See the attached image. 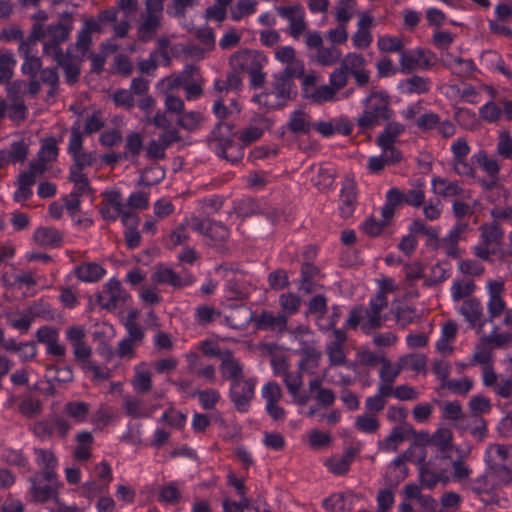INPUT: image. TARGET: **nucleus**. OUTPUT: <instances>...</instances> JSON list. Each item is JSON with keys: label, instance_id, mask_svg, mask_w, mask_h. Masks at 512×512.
Segmentation results:
<instances>
[{"label": "nucleus", "instance_id": "f257e3e1", "mask_svg": "<svg viewBox=\"0 0 512 512\" xmlns=\"http://www.w3.org/2000/svg\"><path fill=\"white\" fill-rule=\"evenodd\" d=\"M363 113L357 119V125L362 132L371 130L389 121L394 116V111L390 107V97L384 90H374L363 100Z\"/></svg>", "mask_w": 512, "mask_h": 512}, {"label": "nucleus", "instance_id": "f03ea898", "mask_svg": "<svg viewBox=\"0 0 512 512\" xmlns=\"http://www.w3.org/2000/svg\"><path fill=\"white\" fill-rule=\"evenodd\" d=\"M65 338L73 348L75 360L81 363L85 373L92 374V380H107L111 376V371L107 367H102L90 360L92 349L86 343V332L82 326H70L65 331Z\"/></svg>", "mask_w": 512, "mask_h": 512}, {"label": "nucleus", "instance_id": "7ed1b4c3", "mask_svg": "<svg viewBox=\"0 0 512 512\" xmlns=\"http://www.w3.org/2000/svg\"><path fill=\"white\" fill-rule=\"evenodd\" d=\"M209 145L218 157L232 164H237L243 159L245 145L236 140L232 124L218 123L212 131Z\"/></svg>", "mask_w": 512, "mask_h": 512}, {"label": "nucleus", "instance_id": "20e7f679", "mask_svg": "<svg viewBox=\"0 0 512 512\" xmlns=\"http://www.w3.org/2000/svg\"><path fill=\"white\" fill-rule=\"evenodd\" d=\"M267 62V57L262 52L250 49L238 51L230 58L232 70L247 73L253 89L261 88L265 83V73L262 70Z\"/></svg>", "mask_w": 512, "mask_h": 512}, {"label": "nucleus", "instance_id": "39448f33", "mask_svg": "<svg viewBox=\"0 0 512 512\" xmlns=\"http://www.w3.org/2000/svg\"><path fill=\"white\" fill-rule=\"evenodd\" d=\"M296 95L297 88L295 82L278 73H274L270 89L255 95L253 101L269 110H275L283 108Z\"/></svg>", "mask_w": 512, "mask_h": 512}, {"label": "nucleus", "instance_id": "423d86ee", "mask_svg": "<svg viewBox=\"0 0 512 512\" xmlns=\"http://www.w3.org/2000/svg\"><path fill=\"white\" fill-rule=\"evenodd\" d=\"M99 213L103 220L115 222L120 219L123 225L139 221V217L133 211L127 210L122 200L121 192L117 189L107 190L102 193Z\"/></svg>", "mask_w": 512, "mask_h": 512}, {"label": "nucleus", "instance_id": "0eeeda50", "mask_svg": "<svg viewBox=\"0 0 512 512\" xmlns=\"http://www.w3.org/2000/svg\"><path fill=\"white\" fill-rule=\"evenodd\" d=\"M190 227L205 236L209 246L216 248L222 247L230 235L229 228L223 222L208 217H192Z\"/></svg>", "mask_w": 512, "mask_h": 512}, {"label": "nucleus", "instance_id": "6e6552de", "mask_svg": "<svg viewBox=\"0 0 512 512\" xmlns=\"http://www.w3.org/2000/svg\"><path fill=\"white\" fill-rule=\"evenodd\" d=\"M257 379L254 377L242 378L233 381L229 388V397L239 413H246L250 409V403L255 396Z\"/></svg>", "mask_w": 512, "mask_h": 512}, {"label": "nucleus", "instance_id": "1a4fd4ad", "mask_svg": "<svg viewBox=\"0 0 512 512\" xmlns=\"http://www.w3.org/2000/svg\"><path fill=\"white\" fill-rule=\"evenodd\" d=\"M30 493L36 502L44 503L58 496V479L49 472H36L29 478Z\"/></svg>", "mask_w": 512, "mask_h": 512}, {"label": "nucleus", "instance_id": "9d476101", "mask_svg": "<svg viewBox=\"0 0 512 512\" xmlns=\"http://www.w3.org/2000/svg\"><path fill=\"white\" fill-rule=\"evenodd\" d=\"M435 62V53L422 48L404 50L400 55V65L403 73H411L416 69H429Z\"/></svg>", "mask_w": 512, "mask_h": 512}, {"label": "nucleus", "instance_id": "9b49d317", "mask_svg": "<svg viewBox=\"0 0 512 512\" xmlns=\"http://www.w3.org/2000/svg\"><path fill=\"white\" fill-rule=\"evenodd\" d=\"M129 294L122 288L120 281L111 278L97 295L98 304L107 310H115L126 305Z\"/></svg>", "mask_w": 512, "mask_h": 512}, {"label": "nucleus", "instance_id": "f8f14e48", "mask_svg": "<svg viewBox=\"0 0 512 512\" xmlns=\"http://www.w3.org/2000/svg\"><path fill=\"white\" fill-rule=\"evenodd\" d=\"M152 279L158 284L169 285L174 289L190 287L195 281L194 276L188 269L183 268L180 273H177L171 267L164 264L156 268Z\"/></svg>", "mask_w": 512, "mask_h": 512}, {"label": "nucleus", "instance_id": "ddd939ff", "mask_svg": "<svg viewBox=\"0 0 512 512\" xmlns=\"http://www.w3.org/2000/svg\"><path fill=\"white\" fill-rule=\"evenodd\" d=\"M288 318L284 314L274 315L269 310H262L259 314L248 312V323H253L257 331H284L287 328Z\"/></svg>", "mask_w": 512, "mask_h": 512}, {"label": "nucleus", "instance_id": "4468645a", "mask_svg": "<svg viewBox=\"0 0 512 512\" xmlns=\"http://www.w3.org/2000/svg\"><path fill=\"white\" fill-rule=\"evenodd\" d=\"M422 440L435 448V460L442 461L451 455L453 451V434L449 428H438L431 436L428 433L422 434Z\"/></svg>", "mask_w": 512, "mask_h": 512}, {"label": "nucleus", "instance_id": "2eb2a0df", "mask_svg": "<svg viewBox=\"0 0 512 512\" xmlns=\"http://www.w3.org/2000/svg\"><path fill=\"white\" fill-rule=\"evenodd\" d=\"M420 467V481L422 486L432 489L440 481H447L448 477L445 473V467L442 462L434 458L425 462V457L419 459Z\"/></svg>", "mask_w": 512, "mask_h": 512}, {"label": "nucleus", "instance_id": "dca6fc26", "mask_svg": "<svg viewBox=\"0 0 512 512\" xmlns=\"http://www.w3.org/2000/svg\"><path fill=\"white\" fill-rule=\"evenodd\" d=\"M278 14L289 22V34L292 38L298 39L306 30L305 12L300 5L281 6Z\"/></svg>", "mask_w": 512, "mask_h": 512}, {"label": "nucleus", "instance_id": "f3484780", "mask_svg": "<svg viewBox=\"0 0 512 512\" xmlns=\"http://www.w3.org/2000/svg\"><path fill=\"white\" fill-rule=\"evenodd\" d=\"M360 453V449L357 447H347L344 449L342 455H333L326 460L325 466L328 471L336 476H344L349 470L351 464L355 461Z\"/></svg>", "mask_w": 512, "mask_h": 512}, {"label": "nucleus", "instance_id": "a211bd4d", "mask_svg": "<svg viewBox=\"0 0 512 512\" xmlns=\"http://www.w3.org/2000/svg\"><path fill=\"white\" fill-rule=\"evenodd\" d=\"M58 337V331L47 325L41 326L36 332L38 342L46 345L47 354L57 358H64L66 349L58 343Z\"/></svg>", "mask_w": 512, "mask_h": 512}, {"label": "nucleus", "instance_id": "6ab92c4d", "mask_svg": "<svg viewBox=\"0 0 512 512\" xmlns=\"http://www.w3.org/2000/svg\"><path fill=\"white\" fill-rule=\"evenodd\" d=\"M409 232H416L417 235L426 237V247L432 250H438L441 247L442 238L439 226H429L422 219L413 220L408 226Z\"/></svg>", "mask_w": 512, "mask_h": 512}, {"label": "nucleus", "instance_id": "aec40b11", "mask_svg": "<svg viewBox=\"0 0 512 512\" xmlns=\"http://www.w3.org/2000/svg\"><path fill=\"white\" fill-rule=\"evenodd\" d=\"M284 383L287 387L288 393L292 397V401L298 405H306L310 400V395L302 390V377L297 372L286 371L284 374Z\"/></svg>", "mask_w": 512, "mask_h": 512}, {"label": "nucleus", "instance_id": "412c9836", "mask_svg": "<svg viewBox=\"0 0 512 512\" xmlns=\"http://www.w3.org/2000/svg\"><path fill=\"white\" fill-rule=\"evenodd\" d=\"M431 80L427 77L413 75L410 78L403 79L399 82V89L405 95H422L431 89Z\"/></svg>", "mask_w": 512, "mask_h": 512}, {"label": "nucleus", "instance_id": "4be33fe9", "mask_svg": "<svg viewBox=\"0 0 512 512\" xmlns=\"http://www.w3.org/2000/svg\"><path fill=\"white\" fill-rule=\"evenodd\" d=\"M431 185L433 192L444 198L462 196L465 191L457 180H448L439 176L432 178Z\"/></svg>", "mask_w": 512, "mask_h": 512}, {"label": "nucleus", "instance_id": "5701e85b", "mask_svg": "<svg viewBox=\"0 0 512 512\" xmlns=\"http://www.w3.org/2000/svg\"><path fill=\"white\" fill-rule=\"evenodd\" d=\"M220 371L223 378L231 382L244 378L243 364L237 360L231 352L225 353L220 364Z\"/></svg>", "mask_w": 512, "mask_h": 512}, {"label": "nucleus", "instance_id": "b1692460", "mask_svg": "<svg viewBox=\"0 0 512 512\" xmlns=\"http://www.w3.org/2000/svg\"><path fill=\"white\" fill-rule=\"evenodd\" d=\"M384 130L376 138V144L380 148H389L394 145L397 139L404 133L405 126L395 121H386Z\"/></svg>", "mask_w": 512, "mask_h": 512}, {"label": "nucleus", "instance_id": "393cba45", "mask_svg": "<svg viewBox=\"0 0 512 512\" xmlns=\"http://www.w3.org/2000/svg\"><path fill=\"white\" fill-rule=\"evenodd\" d=\"M480 244L498 246L504 238V231L498 222L484 223L480 226Z\"/></svg>", "mask_w": 512, "mask_h": 512}, {"label": "nucleus", "instance_id": "a878e982", "mask_svg": "<svg viewBox=\"0 0 512 512\" xmlns=\"http://www.w3.org/2000/svg\"><path fill=\"white\" fill-rule=\"evenodd\" d=\"M472 160L476 162V164L492 180V184L490 185V187H492L498 179L500 172V165L498 161L494 158H490L485 150H479L478 152L474 153L472 155Z\"/></svg>", "mask_w": 512, "mask_h": 512}, {"label": "nucleus", "instance_id": "bb28decb", "mask_svg": "<svg viewBox=\"0 0 512 512\" xmlns=\"http://www.w3.org/2000/svg\"><path fill=\"white\" fill-rule=\"evenodd\" d=\"M35 242L43 247H58L62 243L61 233L53 227H38L33 234Z\"/></svg>", "mask_w": 512, "mask_h": 512}, {"label": "nucleus", "instance_id": "cd10ccee", "mask_svg": "<svg viewBox=\"0 0 512 512\" xmlns=\"http://www.w3.org/2000/svg\"><path fill=\"white\" fill-rule=\"evenodd\" d=\"M105 273V269L100 264L94 262L83 264L76 270L78 279L87 283L97 282Z\"/></svg>", "mask_w": 512, "mask_h": 512}, {"label": "nucleus", "instance_id": "c85d7f7f", "mask_svg": "<svg viewBox=\"0 0 512 512\" xmlns=\"http://www.w3.org/2000/svg\"><path fill=\"white\" fill-rule=\"evenodd\" d=\"M36 463L41 468L39 472H49L51 476L55 477L56 467L58 460L51 450L37 448L35 449Z\"/></svg>", "mask_w": 512, "mask_h": 512}, {"label": "nucleus", "instance_id": "c756f323", "mask_svg": "<svg viewBox=\"0 0 512 512\" xmlns=\"http://www.w3.org/2000/svg\"><path fill=\"white\" fill-rule=\"evenodd\" d=\"M482 310L483 308L480 301L475 298L465 300L460 309L461 314L473 326L480 323Z\"/></svg>", "mask_w": 512, "mask_h": 512}, {"label": "nucleus", "instance_id": "7c9ffc66", "mask_svg": "<svg viewBox=\"0 0 512 512\" xmlns=\"http://www.w3.org/2000/svg\"><path fill=\"white\" fill-rule=\"evenodd\" d=\"M288 129L294 134L306 135L312 129V124L308 121L304 111L295 110L291 113Z\"/></svg>", "mask_w": 512, "mask_h": 512}, {"label": "nucleus", "instance_id": "2f4dec72", "mask_svg": "<svg viewBox=\"0 0 512 512\" xmlns=\"http://www.w3.org/2000/svg\"><path fill=\"white\" fill-rule=\"evenodd\" d=\"M220 315L221 312L214 306L202 304L195 308L194 320L198 325L205 327L216 321Z\"/></svg>", "mask_w": 512, "mask_h": 512}, {"label": "nucleus", "instance_id": "473e14b6", "mask_svg": "<svg viewBox=\"0 0 512 512\" xmlns=\"http://www.w3.org/2000/svg\"><path fill=\"white\" fill-rule=\"evenodd\" d=\"M160 27L159 15L147 14L144 21L138 28V35L141 41L147 42L153 38Z\"/></svg>", "mask_w": 512, "mask_h": 512}, {"label": "nucleus", "instance_id": "72a5a7b5", "mask_svg": "<svg viewBox=\"0 0 512 512\" xmlns=\"http://www.w3.org/2000/svg\"><path fill=\"white\" fill-rule=\"evenodd\" d=\"M445 65L452 70L453 74L462 78L472 76L476 69L472 59H463L461 57H455L451 62Z\"/></svg>", "mask_w": 512, "mask_h": 512}, {"label": "nucleus", "instance_id": "f704fd0d", "mask_svg": "<svg viewBox=\"0 0 512 512\" xmlns=\"http://www.w3.org/2000/svg\"><path fill=\"white\" fill-rule=\"evenodd\" d=\"M452 169L455 174L460 177H466L469 179L476 178V162L472 160V156L466 158H459L451 160Z\"/></svg>", "mask_w": 512, "mask_h": 512}, {"label": "nucleus", "instance_id": "c9c22d12", "mask_svg": "<svg viewBox=\"0 0 512 512\" xmlns=\"http://www.w3.org/2000/svg\"><path fill=\"white\" fill-rule=\"evenodd\" d=\"M151 372L147 369L137 367L132 381L134 390L139 394H145L151 390L152 380Z\"/></svg>", "mask_w": 512, "mask_h": 512}, {"label": "nucleus", "instance_id": "e433bc0d", "mask_svg": "<svg viewBox=\"0 0 512 512\" xmlns=\"http://www.w3.org/2000/svg\"><path fill=\"white\" fill-rule=\"evenodd\" d=\"M198 5V0H171L166 7V12L170 17L183 19L186 17L187 10Z\"/></svg>", "mask_w": 512, "mask_h": 512}, {"label": "nucleus", "instance_id": "4c0bfd02", "mask_svg": "<svg viewBox=\"0 0 512 512\" xmlns=\"http://www.w3.org/2000/svg\"><path fill=\"white\" fill-rule=\"evenodd\" d=\"M357 0H337L335 18L338 23H348L354 14Z\"/></svg>", "mask_w": 512, "mask_h": 512}, {"label": "nucleus", "instance_id": "58836bf2", "mask_svg": "<svg viewBox=\"0 0 512 512\" xmlns=\"http://www.w3.org/2000/svg\"><path fill=\"white\" fill-rule=\"evenodd\" d=\"M90 405L82 401H69L64 406V412L74 418L77 422L82 423L86 420Z\"/></svg>", "mask_w": 512, "mask_h": 512}, {"label": "nucleus", "instance_id": "ea45409f", "mask_svg": "<svg viewBox=\"0 0 512 512\" xmlns=\"http://www.w3.org/2000/svg\"><path fill=\"white\" fill-rule=\"evenodd\" d=\"M335 89L331 88L330 85L315 86L306 96L305 99L310 100L314 103H325L333 101L335 98Z\"/></svg>", "mask_w": 512, "mask_h": 512}, {"label": "nucleus", "instance_id": "a19ab883", "mask_svg": "<svg viewBox=\"0 0 512 512\" xmlns=\"http://www.w3.org/2000/svg\"><path fill=\"white\" fill-rule=\"evenodd\" d=\"M356 194L352 187H343L340 191V211L343 217H349L354 212Z\"/></svg>", "mask_w": 512, "mask_h": 512}, {"label": "nucleus", "instance_id": "79ce46f5", "mask_svg": "<svg viewBox=\"0 0 512 512\" xmlns=\"http://www.w3.org/2000/svg\"><path fill=\"white\" fill-rule=\"evenodd\" d=\"M342 56V52L335 46H322L316 53V60L322 66H331L337 63Z\"/></svg>", "mask_w": 512, "mask_h": 512}, {"label": "nucleus", "instance_id": "37998d69", "mask_svg": "<svg viewBox=\"0 0 512 512\" xmlns=\"http://www.w3.org/2000/svg\"><path fill=\"white\" fill-rule=\"evenodd\" d=\"M320 356V352L315 349L305 350L299 362L300 370L310 375L314 374L319 366Z\"/></svg>", "mask_w": 512, "mask_h": 512}, {"label": "nucleus", "instance_id": "c03bdc74", "mask_svg": "<svg viewBox=\"0 0 512 512\" xmlns=\"http://www.w3.org/2000/svg\"><path fill=\"white\" fill-rule=\"evenodd\" d=\"M473 387V382L468 378L462 379H448L446 382L441 383L442 389H448L456 395H466Z\"/></svg>", "mask_w": 512, "mask_h": 512}, {"label": "nucleus", "instance_id": "a18cd8bd", "mask_svg": "<svg viewBox=\"0 0 512 512\" xmlns=\"http://www.w3.org/2000/svg\"><path fill=\"white\" fill-rule=\"evenodd\" d=\"M378 49L381 52L386 53H396L399 52L402 53L404 44L402 40L397 36L392 35H384L379 37L377 42Z\"/></svg>", "mask_w": 512, "mask_h": 512}, {"label": "nucleus", "instance_id": "49530a36", "mask_svg": "<svg viewBox=\"0 0 512 512\" xmlns=\"http://www.w3.org/2000/svg\"><path fill=\"white\" fill-rule=\"evenodd\" d=\"M322 507L328 512H345L348 510L346 497L343 493H333L325 498Z\"/></svg>", "mask_w": 512, "mask_h": 512}, {"label": "nucleus", "instance_id": "de8ad7c7", "mask_svg": "<svg viewBox=\"0 0 512 512\" xmlns=\"http://www.w3.org/2000/svg\"><path fill=\"white\" fill-rule=\"evenodd\" d=\"M194 395L198 397L201 407L205 410L213 409L221 398L220 393L213 388L197 390Z\"/></svg>", "mask_w": 512, "mask_h": 512}, {"label": "nucleus", "instance_id": "09e8293b", "mask_svg": "<svg viewBox=\"0 0 512 512\" xmlns=\"http://www.w3.org/2000/svg\"><path fill=\"white\" fill-rule=\"evenodd\" d=\"M125 204V207L127 206V210H144L147 209L149 206V192L138 190L132 192L128 198Z\"/></svg>", "mask_w": 512, "mask_h": 512}, {"label": "nucleus", "instance_id": "8fccbe9b", "mask_svg": "<svg viewBox=\"0 0 512 512\" xmlns=\"http://www.w3.org/2000/svg\"><path fill=\"white\" fill-rule=\"evenodd\" d=\"M470 230L469 222L465 219L456 220L454 226L442 238V242H459Z\"/></svg>", "mask_w": 512, "mask_h": 512}, {"label": "nucleus", "instance_id": "3c124183", "mask_svg": "<svg viewBox=\"0 0 512 512\" xmlns=\"http://www.w3.org/2000/svg\"><path fill=\"white\" fill-rule=\"evenodd\" d=\"M319 272V268L312 262H304L300 269L301 287L309 292L313 286V280Z\"/></svg>", "mask_w": 512, "mask_h": 512}, {"label": "nucleus", "instance_id": "603ef678", "mask_svg": "<svg viewBox=\"0 0 512 512\" xmlns=\"http://www.w3.org/2000/svg\"><path fill=\"white\" fill-rule=\"evenodd\" d=\"M479 115L488 123H496L502 118V110L497 103L490 100L479 108Z\"/></svg>", "mask_w": 512, "mask_h": 512}, {"label": "nucleus", "instance_id": "864d4df0", "mask_svg": "<svg viewBox=\"0 0 512 512\" xmlns=\"http://www.w3.org/2000/svg\"><path fill=\"white\" fill-rule=\"evenodd\" d=\"M256 6V0H238L235 8L231 11V18L234 21H240L245 16L254 14Z\"/></svg>", "mask_w": 512, "mask_h": 512}, {"label": "nucleus", "instance_id": "5fc2aeb1", "mask_svg": "<svg viewBox=\"0 0 512 512\" xmlns=\"http://www.w3.org/2000/svg\"><path fill=\"white\" fill-rule=\"evenodd\" d=\"M442 418L453 424L464 418L461 405L457 401L445 402L442 406Z\"/></svg>", "mask_w": 512, "mask_h": 512}, {"label": "nucleus", "instance_id": "6e6d98bb", "mask_svg": "<svg viewBox=\"0 0 512 512\" xmlns=\"http://www.w3.org/2000/svg\"><path fill=\"white\" fill-rule=\"evenodd\" d=\"M16 65V60L11 51H6L0 54V80L8 82L13 75V68Z\"/></svg>", "mask_w": 512, "mask_h": 512}, {"label": "nucleus", "instance_id": "4d7b16f0", "mask_svg": "<svg viewBox=\"0 0 512 512\" xmlns=\"http://www.w3.org/2000/svg\"><path fill=\"white\" fill-rule=\"evenodd\" d=\"M70 138L68 143V149L67 152L70 156H73L77 153H80L83 151V133L80 131V127L78 123H75L72 125L70 130Z\"/></svg>", "mask_w": 512, "mask_h": 512}, {"label": "nucleus", "instance_id": "13d9d810", "mask_svg": "<svg viewBox=\"0 0 512 512\" xmlns=\"http://www.w3.org/2000/svg\"><path fill=\"white\" fill-rule=\"evenodd\" d=\"M12 163H23L28 156V145L24 140L14 141L10 148L6 150Z\"/></svg>", "mask_w": 512, "mask_h": 512}, {"label": "nucleus", "instance_id": "bf43d9fd", "mask_svg": "<svg viewBox=\"0 0 512 512\" xmlns=\"http://www.w3.org/2000/svg\"><path fill=\"white\" fill-rule=\"evenodd\" d=\"M402 371L401 364H393L390 360H386L379 371V378L384 383H394Z\"/></svg>", "mask_w": 512, "mask_h": 512}, {"label": "nucleus", "instance_id": "052dcab7", "mask_svg": "<svg viewBox=\"0 0 512 512\" xmlns=\"http://www.w3.org/2000/svg\"><path fill=\"white\" fill-rule=\"evenodd\" d=\"M410 433H415V430L411 426H407L406 428L395 427L391 434L385 439L386 448L395 450L397 444L404 441Z\"/></svg>", "mask_w": 512, "mask_h": 512}, {"label": "nucleus", "instance_id": "680f3d73", "mask_svg": "<svg viewBox=\"0 0 512 512\" xmlns=\"http://www.w3.org/2000/svg\"><path fill=\"white\" fill-rule=\"evenodd\" d=\"M365 64L366 60L361 54L350 52L342 59L340 67L351 74L362 69Z\"/></svg>", "mask_w": 512, "mask_h": 512}, {"label": "nucleus", "instance_id": "e2e57ef3", "mask_svg": "<svg viewBox=\"0 0 512 512\" xmlns=\"http://www.w3.org/2000/svg\"><path fill=\"white\" fill-rule=\"evenodd\" d=\"M123 408L127 415L133 418H146L149 416L142 401L137 398H128L124 401Z\"/></svg>", "mask_w": 512, "mask_h": 512}, {"label": "nucleus", "instance_id": "0e129e2a", "mask_svg": "<svg viewBox=\"0 0 512 512\" xmlns=\"http://www.w3.org/2000/svg\"><path fill=\"white\" fill-rule=\"evenodd\" d=\"M443 466L446 468L445 473L447 474L450 468H453L454 476L458 479H464L469 476L470 469L459 459L454 460L452 456H448L442 461Z\"/></svg>", "mask_w": 512, "mask_h": 512}, {"label": "nucleus", "instance_id": "69168bd1", "mask_svg": "<svg viewBox=\"0 0 512 512\" xmlns=\"http://www.w3.org/2000/svg\"><path fill=\"white\" fill-rule=\"evenodd\" d=\"M402 369L407 368L414 372H420L426 367V358L423 355L408 354L399 360Z\"/></svg>", "mask_w": 512, "mask_h": 512}, {"label": "nucleus", "instance_id": "338daca9", "mask_svg": "<svg viewBox=\"0 0 512 512\" xmlns=\"http://www.w3.org/2000/svg\"><path fill=\"white\" fill-rule=\"evenodd\" d=\"M469 408L475 417L489 413L492 406L489 398L482 395H474L469 400Z\"/></svg>", "mask_w": 512, "mask_h": 512}, {"label": "nucleus", "instance_id": "774afa93", "mask_svg": "<svg viewBox=\"0 0 512 512\" xmlns=\"http://www.w3.org/2000/svg\"><path fill=\"white\" fill-rule=\"evenodd\" d=\"M59 149L57 141L54 138H49L42 145L39 151V158L46 163L53 162L57 159Z\"/></svg>", "mask_w": 512, "mask_h": 512}]
</instances>
